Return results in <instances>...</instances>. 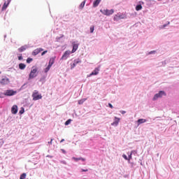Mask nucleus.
Returning a JSON list of instances; mask_svg holds the SVG:
<instances>
[{"label": "nucleus", "instance_id": "obj_1", "mask_svg": "<svg viewBox=\"0 0 179 179\" xmlns=\"http://www.w3.org/2000/svg\"><path fill=\"white\" fill-rule=\"evenodd\" d=\"M32 97H33L34 101L43 99V96H41V94H39L38 91L37 90H35L34 92V93L32 94Z\"/></svg>", "mask_w": 179, "mask_h": 179}, {"label": "nucleus", "instance_id": "obj_2", "mask_svg": "<svg viewBox=\"0 0 179 179\" xmlns=\"http://www.w3.org/2000/svg\"><path fill=\"white\" fill-rule=\"evenodd\" d=\"M100 12L103 13V15H105L106 16H110V15H113L114 13V9L108 10V9H103L100 10Z\"/></svg>", "mask_w": 179, "mask_h": 179}, {"label": "nucleus", "instance_id": "obj_3", "mask_svg": "<svg viewBox=\"0 0 179 179\" xmlns=\"http://www.w3.org/2000/svg\"><path fill=\"white\" fill-rule=\"evenodd\" d=\"M163 96H166V92H164V91H159V93L154 96L152 100H157V99H160L163 97Z\"/></svg>", "mask_w": 179, "mask_h": 179}, {"label": "nucleus", "instance_id": "obj_4", "mask_svg": "<svg viewBox=\"0 0 179 179\" xmlns=\"http://www.w3.org/2000/svg\"><path fill=\"white\" fill-rule=\"evenodd\" d=\"M37 68L33 69L29 73V79H33L37 76Z\"/></svg>", "mask_w": 179, "mask_h": 179}, {"label": "nucleus", "instance_id": "obj_5", "mask_svg": "<svg viewBox=\"0 0 179 179\" xmlns=\"http://www.w3.org/2000/svg\"><path fill=\"white\" fill-rule=\"evenodd\" d=\"M17 92L13 91V90H7L4 93V96H15Z\"/></svg>", "mask_w": 179, "mask_h": 179}, {"label": "nucleus", "instance_id": "obj_6", "mask_svg": "<svg viewBox=\"0 0 179 179\" xmlns=\"http://www.w3.org/2000/svg\"><path fill=\"white\" fill-rule=\"evenodd\" d=\"M121 19H124V17L120 13L116 14L113 17L115 22H118V20H121Z\"/></svg>", "mask_w": 179, "mask_h": 179}, {"label": "nucleus", "instance_id": "obj_7", "mask_svg": "<svg viewBox=\"0 0 179 179\" xmlns=\"http://www.w3.org/2000/svg\"><path fill=\"white\" fill-rule=\"evenodd\" d=\"M41 51H44V49L41 48H38L35 49L33 52H32V55L36 56L38 55V54H40V52Z\"/></svg>", "mask_w": 179, "mask_h": 179}, {"label": "nucleus", "instance_id": "obj_8", "mask_svg": "<svg viewBox=\"0 0 179 179\" xmlns=\"http://www.w3.org/2000/svg\"><path fill=\"white\" fill-rule=\"evenodd\" d=\"M9 78L5 77L4 78L0 80V84L3 85H9Z\"/></svg>", "mask_w": 179, "mask_h": 179}, {"label": "nucleus", "instance_id": "obj_9", "mask_svg": "<svg viewBox=\"0 0 179 179\" xmlns=\"http://www.w3.org/2000/svg\"><path fill=\"white\" fill-rule=\"evenodd\" d=\"M69 55H71V51L69 50L66 51L62 55V59H67Z\"/></svg>", "mask_w": 179, "mask_h": 179}, {"label": "nucleus", "instance_id": "obj_10", "mask_svg": "<svg viewBox=\"0 0 179 179\" xmlns=\"http://www.w3.org/2000/svg\"><path fill=\"white\" fill-rule=\"evenodd\" d=\"M99 72H100V68H95V69L90 74V76H93V75H99Z\"/></svg>", "mask_w": 179, "mask_h": 179}, {"label": "nucleus", "instance_id": "obj_11", "mask_svg": "<svg viewBox=\"0 0 179 179\" xmlns=\"http://www.w3.org/2000/svg\"><path fill=\"white\" fill-rule=\"evenodd\" d=\"M9 3H10V0H8L7 2H5L4 4L3 5V7L1 8V10H6V8L9 6Z\"/></svg>", "mask_w": 179, "mask_h": 179}, {"label": "nucleus", "instance_id": "obj_12", "mask_svg": "<svg viewBox=\"0 0 179 179\" xmlns=\"http://www.w3.org/2000/svg\"><path fill=\"white\" fill-rule=\"evenodd\" d=\"M12 114H17V106L16 105L13 106L11 108Z\"/></svg>", "mask_w": 179, "mask_h": 179}, {"label": "nucleus", "instance_id": "obj_13", "mask_svg": "<svg viewBox=\"0 0 179 179\" xmlns=\"http://www.w3.org/2000/svg\"><path fill=\"white\" fill-rule=\"evenodd\" d=\"M78 47H79V44L74 43L73 45V50L71 51V54H73V52H75L78 50Z\"/></svg>", "mask_w": 179, "mask_h": 179}, {"label": "nucleus", "instance_id": "obj_14", "mask_svg": "<svg viewBox=\"0 0 179 179\" xmlns=\"http://www.w3.org/2000/svg\"><path fill=\"white\" fill-rule=\"evenodd\" d=\"M120 122V117H115V120L114 122L111 124V125H115L117 127Z\"/></svg>", "mask_w": 179, "mask_h": 179}, {"label": "nucleus", "instance_id": "obj_15", "mask_svg": "<svg viewBox=\"0 0 179 179\" xmlns=\"http://www.w3.org/2000/svg\"><path fill=\"white\" fill-rule=\"evenodd\" d=\"M101 2V0H95L93 2V8H97V6H99Z\"/></svg>", "mask_w": 179, "mask_h": 179}, {"label": "nucleus", "instance_id": "obj_16", "mask_svg": "<svg viewBox=\"0 0 179 179\" xmlns=\"http://www.w3.org/2000/svg\"><path fill=\"white\" fill-rule=\"evenodd\" d=\"M54 62H55V58L51 57L50 59L49 64H48L49 66H52V65H54Z\"/></svg>", "mask_w": 179, "mask_h": 179}, {"label": "nucleus", "instance_id": "obj_17", "mask_svg": "<svg viewBox=\"0 0 179 179\" xmlns=\"http://www.w3.org/2000/svg\"><path fill=\"white\" fill-rule=\"evenodd\" d=\"M27 49V46L24 45V46H22L21 48H18V51H19V52H23V51H26Z\"/></svg>", "mask_w": 179, "mask_h": 179}, {"label": "nucleus", "instance_id": "obj_18", "mask_svg": "<svg viewBox=\"0 0 179 179\" xmlns=\"http://www.w3.org/2000/svg\"><path fill=\"white\" fill-rule=\"evenodd\" d=\"M137 122H138V125H141V124H144V122H146V120L145 119H138L137 120Z\"/></svg>", "mask_w": 179, "mask_h": 179}, {"label": "nucleus", "instance_id": "obj_19", "mask_svg": "<svg viewBox=\"0 0 179 179\" xmlns=\"http://www.w3.org/2000/svg\"><path fill=\"white\" fill-rule=\"evenodd\" d=\"M73 160H74L75 162H79V160H82L83 162H85V160H86L85 158H76V157H73Z\"/></svg>", "mask_w": 179, "mask_h": 179}, {"label": "nucleus", "instance_id": "obj_20", "mask_svg": "<svg viewBox=\"0 0 179 179\" xmlns=\"http://www.w3.org/2000/svg\"><path fill=\"white\" fill-rule=\"evenodd\" d=\"M19 68L22 70L26 68V64L21 63L19 64Z\"/></svg>", "mask_w": 179, "mask_h": 179}, {"label": "nucleus", "instance_id": "obj_21", "mask_svg": "<svg viewBox=\"0 0 179 179\" xmlns=\"http://www.w3.org/2000/svg\"><path fill=\"white\" fill-rule=\"evenodd\" d=\"M86 3V1H83L80 5V9H83L85 8V4Z\"/></svg>", "mask_w": 179, "mask_h": 179}, {"label": "nucleus", "instance_id": "obj_22", "mask_svg": "<svg viewBox=\"0 0 179 179\" xmlns=\"http://www.w3.org/2000/svg\"><path fill=\"white\" fill-rule=\"evenodd\" d=\"M141 9H142V5L139 4L136 6V10L138 11V10H141Z\"/></svg>", "mask_w": 179, "mask_h": 179}, {"label": "nucleus", "instance_id": "obj_23", "mask_svg": "<svg viewBox=\"0 0 179 179\" xmlns=\"http://www.w3.org/2000/svg\"><path fill=\"white\" fill-rule=\"evenodd\" d=\"M73 62H74L76 65H78V64H80V62H82V61H80L79 59H75V60L73 61Z\"/></svg>", "mask_w": 179, "mask_h": 179}, {"label": "nucleus", "instance_id": "obj_24", "mask_svg": "<svg viewBox=\"0 0 179 179\" xmlns=\"http://www.w3.org/2000/svg\"><path fill=\"white\" fill-rule=\"evenodd\" d=\"M50 69H51V66H48L45 69V73H47V72H48V71H50Z\"/></svg>", "mask_w": 179, "mask_h": 179}, {"label": "nucleus", "instance_id": "obj_25", "mask_svg": "<svg viewBox=\"0 0 179 179\" xmlns=\"http://www.w3.org/2000/svg\"><path fill=\"white\" fill-rule=\"evenodd\" d=\"M90 33H93L94 31V25H92L90 28Z\"/></svg>", "mask_w": 179, "mask_h": 179}, {"label": "nucleus", "instance_id": "obj_26", "mask_svg": "<svg viewBox=\"0 0 179 179\" xmlns=\"http://www.w3.org/2000/svg\"><path fill=\"white\" fill-rule=\"evenodd\" d=\"M135 152L134 150H132L130 153V155H129L128 159L131 160V159H132V153Z\"/></svg>", "mask_w": 179, "mask_h": 179}, {"label": "nucleus", "instance_id": "obj_27", "mask_svg": "<svg viewBox=\"0 0 179 179\" xmlns=\"http://www.w3.org/2000/svg\"><path fill=\"white\" fill-rule=\"evenodd\" d=\"M20 179H26V173H22L20 177Z\"/></svg>", "mask_w": 179, "mask_h": 179}, {"label": "nucleus", "instance_id": "obj_28", "mask_svg": "<svg viewBox=\"0 0 179 179\" xmlns=\"http://www.w3.org/2000/svg\"><path fill=\"white\" fill-rule=\"evenodd\" d=\"M32 61H33L32 58L28 57L27 59V63L30 64V62H31Z\"/></svg>", "mask_w": 179, "mask_h": 179}, {"label": "nucleus", "instance_id": "obj_29", "mask_svg": "<svg viewBox=\"0 0 179 179\" xmlns=\"http://www.w3.org/2000/svg\"><path fill=\"white\" fill-rule=\"evenodd\" d=\"M86 100V99H83L78 101V104H83V102Z\"/></svg>", "mask_w": 179, "mask_h": 179}, {"label": "nucleus", "instance_id": "obj_30", "mask_svg": "<svg viewBox=\"0 0 179 179\" xmlns=\"http://www.w3.org/2000/svg\"><path fill=\"white\" fill-rule=\"evenodd\" d=\"M72 121V120L69 119L66 122H65V125H69L71 124V122Z\"/></svg>", "mask_w": 179, "mask_h": 179}, {"label": "nucleus", "instance_id": "obj_31", "mask_svg": "<svg viewBox=\"0 0 179 179\" xmlns=\"http://www.w3.org/2000/svg\"><path fill=\"white\" fill-rule=\"evenodd\" d=\"M24 113V108H22L21 110H20V114H23Z\"/></svg>", "mask_w": 179, "mask_h": 179}, {"label": "nucleus", "instance_id": "obj_32", "mask_svg": "<svg viewBox=\"0 0 179 179\" xmlns=\"http://www.w3.org/2000/svg\"><path fill=\"white\" fill-rule=\"evenodd\" d=\"M122 157H124V159L125 160H129V159H128V157H127L126 155H122Z\"/></svg>", "mask_w": 179, "mask_h": 179}, {"label": "nucleus", "instance_id": "obj_33", "mask_svg": "<svg viewBox=\"0 0 179 179\" xmlns=\"http://www.w3.org/2000/svg\"><path fill=\"white\" fill-rule=\"evenodd\" d=\"M48 52V50H45V51H43V52L41 53V55L43 56V55H44L45 54H47Z\"/></svg>", "mask_w": 179, "mask_h": 179}, {"label": "nucleus", "instance_id": "obj_34", "mask_svg": "<svg viewBox=\"0 0 179 179\" xmlns=\"http://www.w3.org/2000/svg\"><path fill=\"white\" fill-rule=\"evenodd\" d=\"M18 59L19 61H22V59H23V57L22 56V55H20V56L18 57Z\"/></svg>", "mask_w": 179, "mask_h": 179}, {"label": "nucleus", "instance_id": "obj_35", "mask_svg": "<svg viewBox=\"0 0 179 179\" xmlns=\"http://www.w3.org/2000/svg\"><path fill=\"white\" fill-rule=\"evenodd\" d=\"M108 106L110 107V108H114V106H113V104L111 103H108Z\"/></svg>", "mask_w": 179, "mask_h": 179}, {"label": "nucleus", "instance_id": "obj_36", "mask_svg": "<svg viewBox=\"0 0 179 179\" xmlns=\"http://www.w3.org/2000/svg\"><path fill=\"white\" fill-rule=\"evenodd\" d=\"M75 66H76V64H75L73 62V64L71 65V68H75Z\"/></svg>", "mask_w": 179, "mask_h": 179}, {"label": "nucleus", "instance_id": "obj_37", "mask_svg": "<svg viewBox=\"0 0 179 179\" xmlns=\"http://www.w3.org/2000/svg\"><path fill=\"white\" fill-rule=\"evenodd\" d=\"M52 141H54V139L51 138L50 141L48 142V143H50V145H52Z\"/></svg>", "mask_w": 179, "mask_h": 179}, {"label": "nucleus", "instance_id": "obj_38", "mask_svg": "<svg viewBox=\"0 0 179 179\" xmlns=\"http://www.w3.org/2000/svg\"><path fill=\"white\" fill-rule=\"evenodd\" d=\"M60 163H62V164H66V162L65 161H61Z\"/></svg>", "mask_w": 179, "mask_h": 179}, {"label": "nucleus", "instance_id": "obj_39", "mask_svg": "<svg viewBox=\"0 0 179 179\" xmlns=\"http://www.w3.org/2000/svg\"><path fill=\"white\" fill-rule=\"evenodd\" d=\"M120 113H121V114H125V113H127V112L124 110H122V111H120Z\"/></svg>", "mask_w": 179, "mask_h": 179}, {"label": "nucleus", "instance_id": "obj_40", "mask_svg": "<svg viewBox=\"0 0 179 179\" xmlns=\"http://www.w3.org/2000/svg\"><path fill=\"white\" fill-rule=\"evenodd\" d=\"M81 170H82V171H84V172L89 171L88 169H81Z\"/></svg>", "mask_w": 179, "mask_h": 179}, {"label": "nucleus", "instance_id": "obj_41", "mask_svg": "<svg viewBox=\"0 0 179 179\" xmlns=\"http://www.w3.org/2000/svg\"><path fill=\"white\" fill-rule=\"evenodd\" d=\"M62 152H63V153H66V152L65 151V150H64V149H62Z\"/></svg>", "mask_w": 179, "mask_h": 179}, {"label": "nucleus", "instance_id": "obj_42", "mask_svg": "<svg viewBox=\"0 0 179 179\" xmlns=\"http://www.w3.org/2000/svg\"><path fill=\"white\" fill-rule=\"evenodd\" d=\"M64 141H65V139H62L61 141H60V143H62V142H64Z\"/></svg>", "mask_w": 179, "mask_h": 179}, {"label": "nucleus", "instance_id": "obj_43", "mask_svg": "<svg viewBox=\"0 0 179 179\" xmlns=\"http://www.w3.org/2000/svg\"><path fill=\"white\" fill-rule=\"evenodd\" d=\"M155 52V51H151V52H150V54H153Z\"/></svg>", "mask_w": 179, "mask_h": 179}, {"label": "nucleus", "instance_id": "obj_44", "mask_svg": "<svg viewBox=\"0 0 179 179\" xmlns=\"http://www.w3.org/2000/svg\"><path fill=\"white\" fill-rule=\"evenodd\" d=\"M166 24H164V25H163V27H166Z\"/></svg>", "mask_w": 179, "mask_h": 179}, {"label": "nucleus", "instance_id": "obj_45", "mask_svg": "<svg viewBox=\"0 0 179 179\" xmlns=\"http://www.w3.org/2000/svg\"><path fill=\"white\" fill-rule=\"evenodd\" d=\"M168 24H170V22H168Z\"/></svg>", "mask_w": 179, "mask_h": 179}, {"label": "nucleus", "instance_id": "obj_46", "mask_svg": "<svg viewBox=\"0 0 179 179\" xmlns=\"http://www.w3.org/2000/svg\"><path fill=\"white\" fill-rule=\"evenodd\" d=\"M0 73H1V71H0Z\"/></svg>", "mask_w": 179, "mask_h": 179}]
</instances>
